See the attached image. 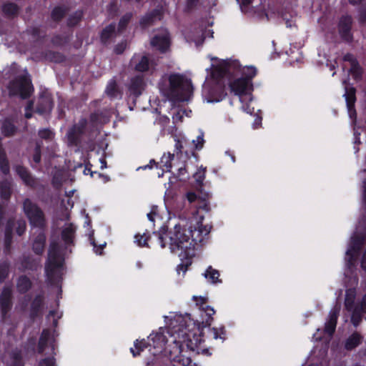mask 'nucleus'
<instances>
[{"label": "nucleus", "mask_w": 366, "mask_h": 366, "mask_svg": "<svg viewBox=\"0 0 366 366\" xmlns=\"http://www.w3.org/2000/svg\"><path fill=\"white\" fill-rule=\"evenodd\" d=\"M240 6L242 12H246L249 6L251 5L252 0H237Z\"/></svg>", "instance_id": "e2e57ef3"}, {"label": "nucleus", "mask_w": 366, "mask_h": 366, "mask_svg": "<svg viewBox=\"0 0 366 366\" xmlns=\"http://www.w3.org/2000/svg\"><path fill=\"white\" fill-rule=\"evenodd\" d=\"M129 66L137 72H147L154 70L155 65L150 60L147 55H142L140 54H134L131 58Z\"/></svg>", "instance_id": "6e6552de"}, {"label": "nucleus", "mask_w": 366, "mask_h": 366, "mask_svg": "<svg viewBox=\"0 0 366 366\" xmlns=\"http://www.w3.org/2000/svg\"><path fill=\"white\" fill-rule=\"evenodd\" d=\"M192 144H194V148H192L194 150L202 149L204 144V133L201 132V134L197 136L196 140H192Z\"/></svg>", "instance_id": "4d7b16f0"}, {"label": "nucleus", "mask_w": 366, "mask_h": 366, "mask_svg": "<svg viewBox=\"0 0 366 366\" xmlns=\"http://www.w3.org/2000/svg\"><path fill=\"white\" fill-rule=\"evenodd\" d=\"M230 73L229 65L227 63L213 66L210 73L211 78L215 81L220 80Z\"/></svg>", "instance_id": "b1692460"}, {"label": "nucleus", "mask_w": 366, "mask_h": 366, "mask_svg": "<svg viewBox=\"0 0 366 366\" xmlns=\"http://www.w3.org/2000/svg\"><path fill=\"white\" fill-rule=\"evenodd\" d=\"M169 88L167 96L174 102H184L187 96L192 92V84L190 79H187L182 74L173 73L169 76Z\"/></svg>", "instance_id": "7ed1b4c3"}, {"label": "nucleus", "mask_w": 366, "mask_h": 366, "mask_svg": "<svg viewBox=\"0 0 366 366\" xmlns=\"http://www.w3.org/2000/svg\"><path fill=\"white\" fill-rule=\"evenodd\" d=\"M132 16L133 14L132 12H127L120 18L117 26V31L119 33H122L127 29Z\"/></svg>", "instance_id": "79ce46f5"}, {"label": "nucleus", "mask_w": 366, "mask_h": 366, "mask_svg": "<svg viewBox=\"0 0 366 366\" xmlns=\"http://www.w3.org/2000/svg\"><path fill=\"white\" fill-rule=\"evenodd\" d=\"M54 107V101L51 94L42 93L38 100L35 112L39 114L50 113Z\"/></svg>", "instance_id": "4468645a"}, {"label": "nucleus", "mask_w": 366, "mask_h": 366, "mask_svg": "<svg viewBox=\"0 0 366 366\" xmlns=\"http://www.w3.org/2000/svg\"><path fill=\"white\" fill-rule=\"evenodd\" d=\"M13 293L10 287H4L0 294V310L1 318L5 320L13 306Z\"/></svg>", "instance_id": "1a4fd4ad"}, {"label": "nucleus", "mask_w": 366, "mask_h": 366, "mask_svg": "<svg viewBox=\"0 0 366 366\" xmlns=\"http://www.w3.org/2000/svg\"><path fill=\"white\" fill-rule=\"evenodd\" d=\"M343 61L350 62V64H353L355 62H357V60L355 58L354 55L350 53H347L343 56Z\"/></svg>", "instance_id": "774afa93"}, {"label": "nucleus", "mask_w": 366, "mask_h": 366, "mask_svg": "<svg viewBox=\"0 0 366 366\" xmlns=\"http://www.w3.org/2000/svg\"><path fill=\"white\" fill-rule=\"evenodd\" d=\"M151 45L162 53H165L170 46V39L168 34L155 35L151 39Z\"/></svg>", "instance_id": "6ab92c4d"}, {"label": "nucleus", "mask_w": 366, "mask_h": 366, "mask_svg": "<svg viewBox=\"0 0 366 366\" xmlns=\"http://www.w3.org/2000/svg\"><path fill=\"white\" fill-rule=\"evenodd\" d=\"M199 0H186V9L192 11L197 7Z\"/></svg>", "instance_id": "338daca9"}, {"label": "nucleus", "mask_w": 366, "mask_h": 366, "mask_svg": "<svg viewBox=\"0 0 366 366\" xmlns=\"http://www.w3.org/2000/svg\"><path fill=\"white\" fill-rule=\"evenodd\" d=\"M201 227L197 229H192L190 227L186 229L180 224H176L173 229L168 231V228L163 227L158 232H154V234L157 237L158 242L162 248H165L167 242V239H169V246L172 252H177L181 250L179 254L180 257L185 258L182 262L177 265V271L178 273L180 271L185 272L188 267L192 264V257L194 255V249L197 242L202 241L201 237L203 233Z\"/></svg>", "instance_id": "f03ea898"}, {"label": "nucleus", "mask_w": 366, "mask_h": 366, "mask_svg": "<svg viewBox=\"0 0 366 366\" xmlns=\"http://www.w3.org/2000/svg\"><path fill=\"white\" fill-rule=\"evenodd\" d=\"M339 315V311L337 310H332L329 313V318L325 322V332L329 335H332L336 329L337 319Z\"/></svg>", "instance_id": "393cba45"}, {"label": "nucleus", "mask_w": 366, "mask_h": 366, "mask_svg": "<svg viewBox=\"0 0 366 366\" xmlns=\"http://www.w3.org/2000/svg\"><path fill=\"white\" fill-rule=\"evenodd\" d=\"M88 121L86 118H81L78 123L74 124L67 132V139L69 146L78 147L81 143V137L84 135Z\"/></svg>", "instance_id": "0eeeda50"}, {"label": "nucleus", "mask_w": 366, "mask_h": 366, "mask_svg": "<svg viewBox=\"0 0 366 366\" xmlns=\"http://www.w3.org/2000/svg\"><path fill=\"white\" fill-rule=\"evenodd\" d=\"M116 35V24L111 23L106 26L100 33V41L104 45H107L110 40Z\"/></svg>", "instance_id": "a878e982"}, {"label": "nucleus", "mask_w": 366, "mask_h": 366, "mask_svg": "<svg viewBox=\"0 0 366 366\" xmlns=\"http://www.w3.org/2000/svg\"><path fill=\"white\" fill-rule=\"evenodd\" d=\"M32 282L26 275H20L16 281V288L19 294L24 295L32 287Z\"/></svg>", "instance_id": "cd10ccee"}, {"label": "nucleus", "mask_w": 366, "mask_h": 366, "mask_svg": "<svg viewBox=\"0 0 366 366\" xmlns=\"http://www.w3.org/2000/svg\"><path fill=\"white\" fill-rule=\"evenodd\" d=\"M360 253H356L348 249L347 250L345 259L348 267L350 268L355 266L357 258L360 256Z\"/></svg>", "instance_id": "49530a36"}, {"label": "nucleus", "mask_w": 366, "mask_h": 366, "mask_svg": "<svg viewBox=\"0 0 366 366\" xmlns=\"http://www.w3.org/2000/svg\"><path fill=\"white\" fill-rule=\"evenodd\" d=\"M10 97H19L21 99H29L34 88L31 79L28 75H19L11 80L7 86Z\"/></svg>", "instance_id": "39448f33"}, {"label": "nucleus", "mask_w": 366, "mask_h": 366, "mask_svg": "<svg viewBox=\"0 0 366 366\" xmlns=\"http://www.w3.org/2000/svg\"><path fill=\"white\" fill-rule=\"evenodd\" d=\"M345 97L347 108L350 118L356 119L357 113L355 109L356 89L353 86L345 87Z\"/></svg>", "instance_id": "2eb2a0df"}, {"label": "nucleus", "mask_w": 366, "mask_h": 366, "mask_svg": "<svg viewBox=\"0 0 366 366\" xmlns=\"http://www.w3.org/2000/svg\"><path fill=\"white\" fill-rule=\"evenodd\" d=\"M19 10V6L14 2H7L2 6V12L8 18H13L17 16Z\"/></svg>", "instance_id": "473e14b6"}, {"label": "nucleus", "mask_w": 366, "mask_h": 366, "mask_svg": "<svg viewBox=\"0 0 366 366\" xmlns=\"http://www.w3.org/2000/svg\"><path fill=\"white\" fill-rule=\"evenodd\" d=\"M363 341V336L360 334L358 332H352L345 340L344 344V348L347 351H352L356 347H357L360 345L362 344Z\"/></svg>", "instance_id": "5701e85b"}, {"label": "nucleus", "mask_w": 366, "mask_h": 366, "mask_svg": "<svg viewBox=\"0 0 366 366\" xmlns=\"http://www.w3.org/2000/svg\"><path fill=\"white\" fill-rule=\"evenodd\" d=\"M83 17V11L78 10L71 14L67 19V26L69 27H74L76 26Z\"/></svg>", "instance_id": "a18cd8bd"}, {"label": "nucleus", "mask_w": 366, "mask_h": 366, "mask_svg": "<svg viewBox=\"0 0 366 366\" xmlns=\"http://www.w3.org/2000/svg\"><path fill=\"white\" fill-rule=\"evenodd\" d=\"M257 71L254 66H247L244 69L242 74L244 78L249 82H252V79L257 75Z\"/></svg>", "instance_id": "8fccbe9b"}, {"label": "nucleus", "mask_w": 366, "mask_h": 366, "mask_svg": "<svg viewBox=\"0 0 366 366\" xmlns=\"http://www.w3.org/2000/svg\"><path fill=\"white\" fill-rule=\"evenodd\" d=\"M21 267L20 269L23 272L26 270L35 271L38 267V262L33 257L26 255L22 257Z\"/></svg>", "instance_id": "2f4dec72"}, {"label": "nucleus", "mask_w": 366, "mask_h": 366, "mask_svg": "<svg viewBox=\"0 0 366 366\" xmlns=\"http://www.w3.org/2000/svg\"><path fill=\"white\" fill-rule=\"evenodd\" d=\"M145 86L146 83L143 76L136 75L131 79L129 86V91L131 94L137 97L142 94V92L145 89Z\"/></svg>", "instance_id": "dca6fc26"}, {"label": "nucleus", "mask_w": 366, "mask_h": 366, "mask_svg": "<svg viewBox=\"0 0 366 366\" xmlns=\"http://www.w3.org/2000/svg\"><path fill=\"white\" fill-rule=\"evenodd\" d=\"M229 88L231 92L239 96L242 101V96L247 94L248 90H252L253 85L252 82H249L244 77H240L230 82Z\"/></svg>", "instance_id": "f8f14e48"}, {"label": "nucleus", "mask_w": 366, "mask_h": 366, "mask_svg": "<svg viewBox=\"0 0 366 366\" xmlns=\"http://www.w3.org/2000/svg\"><path fill=\"white\" fill-rule=\"evenodd\" d=\"M46 242V236L44 230H42L34 237L32 242V251L36 255H41L44 252Z\"/></svg>", "instance_id": "412c9836"}, {"label": "nucleus", "mask_w": 366, "mask_h": 366, "mask_svg": "<svg viewBox=\"0 0 366 366\" xmlns=\"http://www.w3.org/2000/svg\"><path fill=\"white\" fill-rule=\"evenodd\" d=\"M39 366H56V359L54 357H45L40 360Z\"/></svg>", "instance_id": "bf43d9fd"}, {"label": "nucleus", "mask_w": 366, "mask_h": 366, "mask_svg": "<svg viewBox=\"0 0 366 366\" xmlns=\"http://www.w3.org/2000/svg\"><path fill=\"white\" fill-rule=\"evenodd\" d=\"M0 171L4 175H8L10 173L9 161L8 159L6 150L3 147L1 139H0Z\"/></svg>", "instance_id": "c756f323"}, {"label": "nucleus", "mask_w": 366, "mask_h": 366, "mask_svg": "<svg viewBox=\"0 0 366 366\" xmlns=\"http://www.w3.org/2000/svg\"><path fill=\"white\" fill-rule=\"evenodd\" d=\"M16 232L19 236L23 235L26 229V223L24 219H20L16 222Z\"/></svg>", "instance_id": "5fc2aeb1"}, {"label": "nucleus", "mask_w": 366, "mask_h": 366, "mask_svg": "<svg viewBox=\"0 0 366 366\" xmlns=\"http://www.w3.org/2000/svg\"><path fill=\"white\" fill-rule=\"evenodd\" d=\"M135 242L139 247H149L148 241L150 239V235L144 233L142 235L137 234L134 237Z\"/></svg>", "instance_id": "603ef678"}, {"label": "nucleus", "mask_w": 366, "mask_h": 366, "mask_svg": "<svg viewBox=\"0 0 366 366\" xmlns=\"http://www.w3.org/2000/svg\"><path fill=\"white\" fill-rule=\"evenodd\" d=\"M44 58L54 63H62L66 59L65 56L62 53L51 50H47L44 52Z\"/></svg>", "instance_id": "c9c22d12"}, {"label": "nucleus", "mask_w": 366, "mask_h": 366, "mask_svg": "<svg viewBox=\"0 0 366 366\" xmlns=\"http://www.w3.org/2000/svg\"><path fill=\"white\" fill-rule=\"evenodd\" d=\"M11 264L8 259L0 262V284L5 282L10 273Z\"/></svg>", "instance_id": "ea45409f"}, {"label": "nucleus", "mask_w": 366, "mask_h": 366, "mask_svg": "<svg viewBox=\"0 0 366 366\" xmlns=\"http://www.w3.org/2000/svg\"><path fill=\"white\" fill-rule=\"evenodd\" d=\"M189 142L185 139H175L174 152L177 156L181 157L184 153L187 159H189L191 156L195 155V152L192 148H187Z\"/></svg>", "instance_id": "a211bd4d"}, {"label": "nucleus", "mask_w": 366, "mask_h": 366, "mask_svg": "<svg viewBox=\"0 0 366 366\" xmlns=\"http://www.w3.org/2000/svg\"><path fill=\"white\" fill-rule=\"evenodd\" d=\"M355 297L356 292L354 289H349L346 291L345 307L347 310L352 311L354 310Z\"/></svg>", "instance_id": "58836bf2"}, {"label": "nucleus", "mask_w": 366, "mask_h": 366, "mask_svg": "<svg viewBox=\"0 0 366 366\" xmlns=\"http://www.w3.org/2000/svg\"><path fill=\"white\" fill-rule=\"evenodd\" d=\"M44 295L43 293L37 294L30 305L29 318L34 321L37 317H41L44 307Z\"/></svg>", "instance_id": "ddd939ff"}, {"label": "nucleus", "mask_w": 366, "mask_h": 366, "mask_svg": "<svg viewBox=\"0 0 366 366\" xmlns=\"http://www.w3.org/2000/svg\"><path fill=\"white\" fill-rule=\"evenodd\" d=\"M29 34L31 36L36 39H41L44 36H41V29L39 27L34 26L29 30Z\"/></svg>", "instance_id": "69168bd1"}, {"label": "nucleus", "mask_w": 366, "mask_h": 366, "mask_svg": "<svg viewBox=\"0 0 366 366\" xmlns=\"http://www.w3.org/2000/svg\"><path fill=\"white\" fill-rule=\"evenodd\" d=\"M50 335L51 333L49 329H44L42 330L37 346V352L39 354H42L44 352L50 338Z\"/></svg>", "instance_id": "f704fd0d"}, {"label": "nucleus", "mask_w": 366, "mask_h": 366, "mask_svg": "<svg viewBox=\"0 0 366 366\" xmlns=\"http://www.w3.org/2000/svg\"><path fill=\"white\" fill-rule=\"evenodd\" d=\"M358 20L361 24L366 23V6H364L360 9Z\"/></svg>", "instance_id": "680f3d73"}, {"label": "nucleus", "mask_w": 366, "mask_h": 366, "mask_svg": "<svg viewBox=\"0 0 366 366\" xmlns=\"http://www.w3.org/2000/svg\"><path fill=\"white\" fill-rule=\"evenodd\" d=\"M109 117L107 109H97L90 114L89 121L92 125L94 127L109 122Z\"/></svg>", "instance_id": "aec40b11"}, {"label": "nucleus", "mask_w": 366, "mask_h": 366, "mask_svg": "<svg viewBox=\"0 0 366 366\" xmlns=\"http://www.w3.org/2000/svg\"><path fill=\"white\" fill-rule=\"evenodd\" d=\"M18 128L10 119H5L1 127V132L5 137H11L16 134Z\"/></svg>", "instance_id": "c85d7f7f"}, {"label": "nucleus", "mask_w": 366, "mask_h": 366, "mask_svg": "<svg viewBox=\"0 0 366 366\" xmlns=\"http://www.w3.org/2000/svg\"><path fill=\"white\" fill-rule=\"evenodd\" d=\"M350 73L352 76L353 79L358 81L362 79V69L360 66L358 61L352 64L350 69Z\"/></svg>", "instance_id": "de8ad7c7"}, {"label": "nucleus", "mask_w": 366, "mask_h": 366, "mask_svg": "<svg viewBox=\"0 0 366 366\" xmlns=\"http://www.w3.org/2000/svg\"><path fill=\"white\" fill-rule=\"evenodd\" d=\"M151 343H148L146 342L145 340H137L134 342V349L131 347L130 351L132 353L134 357H137V355H139L141 352H142L145 348L148 347V345H150Z\"/></svg>", "instance_id": "37998d69"}, {"label": "nucleus", "mask_w": 366, "mask_h": 366, "mask_svg": "<svg viewBox=\"0 0 366 366\" xmlns=\"http://www.w3.org/2000/svg\"><path fill=\"white\" fill-rule=\"evenodd\" d=\"M15 171L25 185L35 188L36 185V179L32 176L29 170L22 165H16Z\"/></svg>", "instance_id": "f3484780"}, {"label": "nucleus", "mask_w": 366, "mask_h": 366, "mask_svg": "<svg viewBox=\"0 0 366 366\" xmlns=\"http://www.w3.org/2000/svg\"><path fill=\"white\" fill-rule=\"evenodd\" d=\"M164 8L162 6H158L145 14L139 20V26L142 29L154 24L156 21H161L164 17Z\"/></svg>", "instance_id": "9d476101"}, {"label": "nucleus", "mask_w": 366, "mask_h": 366, "mask_svg": "<svg viewBox=\"0 0 366 366\" xmlns=\"http://www.w3.org/2000/svg\"><path fill=\"white\" fill-rule=\"evenodd\" d=\"M16 226V221L13 218H9L6 224L4 234H13V230Z\"/></svg>", "instance_id": "13d9d810"}, {"label": "nucleus", "mask_w": 366, "mask_h": 366, "mask_svg": "<svg viewBox=\"0 0 366 366\" xmlns=\"http://www.w3.org/2000/svg\"><path fill=\"white\" fill-rule=\"evenodd\" d=\"M11 359L12 362L11 366H24L21 352L20 350L14 351L11 354Z\"/></svg>", "instance_id": "09e8293b"}, {"label": "nucleus", "mask_w": 366, "mask_h": 366, "mask_svg": "<svg viewBox=\"0 0 366 366\" xmlns=\"http://www.w3.org/2000/svg\"><path fill=\"white\" fill-rule=\"evenodd\" d=\"M149 338H151L154 347L162 348L166 344V337L162 333H156L154 336L151 335Z\"/></svg>", "instance_id": "c03bdc74"}, {"label": "nucleus", "mask_w": 366, "mask_h": 366, "mask_svg": "<svg viewBox=\"0 0 366 366\" xmlns=\"http://www.w3.org/2000/svg\"><path fill=\"white\" fill-rule=\"evenodd\" d=\"M11 196V184L8 180L0 182V197L4 200H9Z\"/></svg>", "instance_id": "e433bc0d"}, {"label": "nucleus", "mask_w": 366, "mask_h": 366, "mask_svg": "<svg viewBox=\"0 0 366 366\" xmlns=\"http://www.w3.org/2000/svg\"><path fill=\"white\" fill-rule=\"evenodd\" d=\"M107 95L111 99L121 98L122 92L119 90L117 83L114 79H111L105 90Z\"/></svg>", "instance_id": "7c9ffc66"}, {"label": "nucleus", "mask_w": 366, "mask_h": 366, "mask_svg": "<svg viewBox=\"0 0 366 366\" xmlns=\"http://www.w3.org/2000/svg\"><path fill=\"white\" fill-rule=\"evenodd\" d=\"M126 46H127L126 43L124 41H122L121 43L117 44L114 46V51L117 54H122L126 49Z\"/></svg>", "instance_id": "0e129e2a"}, {"label": "nucleus", "mask_w": 366, "mask_h": 366, "mask_svg": "<svg viewBox=\"0 0 366 366\" xmlns=\"http://www.w3.org/2000/svg\"><path fill=\"white\" fill-rule=\"evenodd\" d=\"M69 11V7L66 5L56 6L51 11V19L56 23L60 22Z\"/></svg>", "instance_id": "bb28decb"}, {"label": "nucleus", "mask_w": 366, "mask_h": 366, "mask_svg": "<svg viewBox=\"0 0 366 366\" xmlns=\"http://www.w3.org/2000/svg\"><path fill=\"white\" fill-rule=\"evenodd\" d=\"M13 234H4V251L9 252L11 249Z\"/></svg>", "instance_id": "052dcab7"}, {"label": "nucleus", "mask_w": 366, "mask_h": 366, "mask_svg": "<svg viewBox=\"0 0 366 366\" xmlns=\"http://www.w3.org/2000/svg\"><path fill=\"white\" fill-rule=\"evenodd\" d=\"M76 227L70 223L63 228L61 232V238L66 247L74 245Z\"/></svg>", "instance_id": "4be33fe9"}, {"label": "nucleus", "mask_w": 366, "mask_h": 366, "mask_svg": "<svg viewBox=\"0 0 366 366\" xmlns=\"http://www.w3.org/2000/svg\"><path fill=\"white\" fill-rule=\"evenodd\" d=\"M204 275L211 283L217 284L222 282V280L219 279L220 274L219 271L212 268V266L207 267Z\"/></svg>", "instance_id": "4c0bfd02"}, {"label": "nucleus", "mask_w": 366, "mask_h": 366, "mask_svg": "<svg viewBox=\"0 0 366 366\" xmlns=\"http://www.w3.org/2000/svg\"><path fill=\"white\" fill-rule=\"evenodd\" d=\"M64 263V259L60 254L58 243L51 242L48 261L45 265V274L49 284L56 285L61 279Z\"/></svg>", "instance_id": "20e7f679"}, {"label": "nucleus", "mask_w": 366, "mask_h": 366, "mask_svg": "<svg viewBox=\"0 0 366 366\" xmlns=\"http://www.w3.org/2000/svg\"><path fill=\"white\" fill-rule=\"evenodd\" d=\"M38 135L41 139L51 140L54 138V134L51 129L46 128L39 129Z\"/></svg>", "instance_id": "864d4df0"}, {"label": "nucleus", "mask_w": 366, "mask_h": 366, "mask_svg": "<svg viewBox=\"0 0 366 366\" xmlns=\"http://www.w3.org/2000/svg\"><path fill=\"white\" fill-rule=\"evenodd\" d=\"M41 147H42V142H37L35 144L34 154L32 155V159H33L34 162H35L36 164H39L41 162Z\"/></svg>", "instance_id": "3c124183"}, {"label": "nucleus", "mask_w": 366, "mask_h": 366, "mask_svg": "<svg viewBox=\"0 0 366 366\" xmlns=\"http://www.w3.org/2000/svg\"><path fill=\"white\" fill-rule=\"evenodd\" d=\"M51 42L54 46H61L64 45L67 42V40L66 37L60 34H56L51 38Z\"/></svg>", "instance_id": "6e6d98bb"}, {"label": "nucleus", "mask_w": 366, "mask_h": 366, "mask_svg": "<svg viewBox=\"0 0 366 366\" xmlns=\"http://www.w3.org/2000/svg\"><path fill=\"white\" fill-rule=\"evenodd\" d=\"M352 19L350 15L342 16L338 23V31L341 39L346 42H352L353 36L351 32Z\"/></svg>", "instance_id": "9b49d317"}, {"label": "nucleus", "mask_w": 366, "mask_h": 366, "mask_svg": "<svg viewBox=\"0 0 366 366\" xmlns=\"http://www.w3.org/2000/svg\"><path fill=\"white\" fill-rule=\"evenodd\" d=\"M174 157V154L168 152L167 154H164L160 160L162 171L169 172L172 167V161Z\"/></svg>", "instance_id": "a19ab883"}, {"label": "nucleus", "mask_w": 366, "mask_h": 366, "mask_svg": "<svg viewBox=\"0 0 366 366\" xmlns=\"http://www.w3.org/2000/svg\"><path fill=\"white\" fill-rule=\"evenodd\" d=\"M196 305L199 306L201 311V320H196L190 318V315L187 319H183L184 324L180 325L179 331L184 337V342H175V352H182L184 345L187 349L192 352L197 351L199 353V345L202 341L203 330L207 327L212 337L214 340L220 339L224 341L226 339V330L224 327L219 329L217 327L211 328L210 326L213 321V315L215 310L213 307L207 305V299L202 297H194Z\"/></svg>", "instance_id": "f257e3e1"}, {"label": "nucleus", "mask_w": 366, "mask_h": 366, "mask_svg": "<svg viewBox=\"0 0 366 366\" xmlns=\"http://www.w3.org/2000/svg\"><path fill=\"white\" fill-rule=\"evenodd\" d=\"M22 209L31 227L44 230L46 227L45 214L36 203L26 198L22 203Z\"/></svg>", "instance_id": "423d86ee"}, {"label": "nucleus", "mask_w": 366, "mask_h": 366, "mask_svg": "<svg viewBox=\"0 0 366 366\" xmlns=\"http://www.w3.org/2000/svg\"><path fill=\"white\" fill-rule=\"evenodd\" d=\"M365 243V237L362 235H355L352 237L348 250L356 253H360Z\"/></svg>", "instance_id": "72a5a7b5"}]
</instances>
